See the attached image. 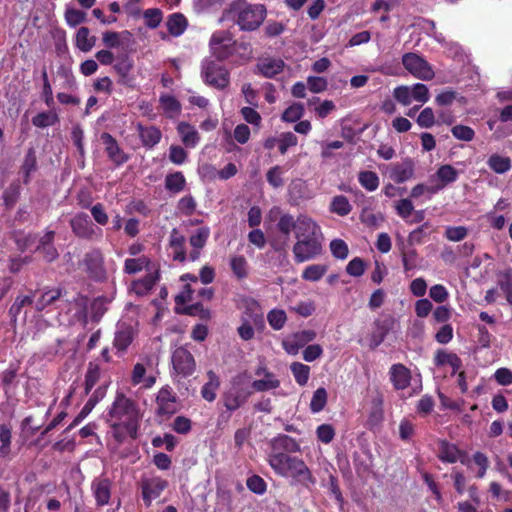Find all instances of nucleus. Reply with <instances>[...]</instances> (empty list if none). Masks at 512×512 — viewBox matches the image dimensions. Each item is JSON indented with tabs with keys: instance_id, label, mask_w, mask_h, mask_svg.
<instances>
[{
	"instance_id": "obj_1",
	"label": "nucleus",
	"mask_w": 512,
	"mask_h": 512,
	"mask_svg": "<svg viewBox=\"0 0 512 512\" xmlns=\"http://www.w3.org/2000/svg\"><path fill=\"white\" fill-rule=\"evenodd\" d=\"M142 413L137 402L123 392H117L112 404L107 408L105 421L118 444L127 438H138Z\"/></svg>"
},
{
	"instance_id": "obj_2",
	"label": "nucleus",
	"mask_w": 512,
	"mask_h": 512,
	"mask_svg": "<svg viewBox=\"0 0 512 512\" xmlns=\"http://www.w3.org/2000/svg\"><path fill=\"white\" fill-rule=\"evenodd\" d=\"M292 251L296 263L317 258L323 252V235L320 226L306 215H299V225Z\"/></svg>"
},
{
	"instance_id": "obj_3",
	"label": "nucleus",
	"mask_w": 512,
	"mask_h": 512,
	"mask_svg": "<svg viewBox=\"0 0 512 512\" xmlns=\"http://www.w3.org/2000/svg\"><path fill=\"white\" fill-rule=\"evenodd\" d=\"M228 19H232L241 31L252 32L257 30L267 16V9L263 4H251L245 0H234L224 11Z\"/></svg>"
},
{
	"instance_id": "obj_4",
	"label": "nucleus",
	"mask_w": 512,
	"mask_h": 512,
	"mask_svg": "<svg viewBox=\"0 0 512 512\" xmlns=\"http://www.w3.org/2000/svg\"><path fill=\"white\" fill-rule=\"evenodd\" d=\"M209 48L217 61H225L235 53H238L242 60L247 61L252 54L250 43L238 42L227 30L213 32L209 40Z\"/></svg>"
},
{
	"instance_id": "obj_5",
	"label": "nucleus",
	"mask_w": 512,
	"mask_h": 512,
	"mask_svg": "<svg viewBox=\"0 0 512 512\" xmlns=\"http://www.w3.org/2000/svg\"><path fill=\"white\" fill-rule=\"evenodd\" d=\"M267 461L275 474L281 477H291L306 488H309L310 485H314L316 482L309 467L299 457L280 455L275 459H267Z\"/></svg>"
},
{
	"instance_id": "obj_6",
	"label": "nucleus",
	"mask_w": 512,
	"mask_h": 512,
	"mask_svg": "<svg viewBox=\"0 0 512 512\" xmlns=\"http://www.w3.org/2000/svg\"><path fill=\"white\" fill-rule=\"evenodd\" d=\"M172 370L170 372L174 383H181L182 380L192 376L196 371V361L193 354L184 347L176 348L171 355Z\"/></svg>"
},
{
	"instance_id": "obj_7",
	"label": "nucleus",
	"mask_w": 512,
	"mask_h": 512,
	"mask_svg": "<svg viewBox=\"0 0 512 512\" xmlns=\"http://www.w3.org/2000/svg\"><path fill=\"white\" fill-rule=\"evenodd\" d=\"M201 77L206 85L217 90H224L230 84V71L224 65L212 59L203 60Z\"/></svg>"
},
{
	"instance_id": "obj_8",
	"label": "nucleus",
	"mask_w": 512,
	"mask_h": 512,
	"mask_svg": "<svg viewBox=\"0 0 512 512\" xmlns=\"http://www.w3.org/2000/svg\"><path fill=\"white\" fill-rule=\"evenodd\" d=\"M252 395L249 387L241 384L240 377H235L231 381V387L222 395V402L226 410L230 413L241 408Z\"/></svg>"
},
{
	"instance_id": "obj_9",
	"label": "nucleus",
	"mask_w": 512,
	"mask_h": 512,
	"mask_svg": "<svg viewBox=\"0 0 512 512\" xmlns=\"http://www.w3.org/2000/svg\"><path fill=\"white\" fill-rule=\"evenodd\" d=\"M69 224L74 235L80 239L91 241L102 238V229L93 223L87 213L80 212L75 214L70 219Z\"/></svg>"
},
{
	"instance_id": "obj_10",
	"label": "nucleus",
	"mask_w": 512,
	"mask_h": 512,
	"mask_svg": "<svg viewBox=\"0 0 512 512\" xmlns=\"http://www.w3.org/2000/svg\"><path fill=\"white\" fill-rule=\"evenodd\" d=\"M404 68L415 78L429 81L435 76L432 66L420 55L408 52L402 56Z\"/></svg>"
},
{
	"instance_id": "obj_11",
	"label": "nucleus",
	"mask_w": 512,
	"mask_h": 512,
	"mask_svg": "<svg viewBox=\"0 0 512 512\" xmlns=\"http://www.w3.org/2000/svg\"><path fill=\"white\" fill-rule=\"evenodd\" d=\"M80 265L84 267L90 279L97 282L106 279L107 273L104 265V256L99 248H93L86 252Z\"/></svg>"
},
{
	"instance_id": "obj_12",
	"label": "nucleus",
	"mask_w": 512,
	"mask_h": 512,
	"mask_svg": "<svg viewBox=\"0 0 512 512\" xmlns=\"http://www.w3.org/2000/svg\"><path fill=\"white\" fill-rule=\"evenodd\" d=\"M270 452L267 459H275L280 455H290L301 450L300 444L291 436L286 434H278L269 442Z\"/></svg>"
},
{
	"instance_id": "obj_13",
	"label": "nucleus",
	"mask_w": 512,
	"mask_h": 512,
	"mask_svg": "<svg viewBox=\"0 0 512 512\" xmlns=\"http://www.w3.org/2000/svg\"><path fill=\"white\" fill-rule=\"evenodd\" d=\"M316 336L317 334L314 330H301L284 338L282 347L289 355H296L301 348L312 342Z\"/></svg>"
},
{
	"instance_id": "obj_14",
	"label": "nucleus",
	"mask_w": 512,
	"mask_h": 512,
	"mask_svg": "<svg viewBox=\"0 0 512 512\" xmlns=\"http://www.w3.org/2000/svg\"><path fill=\"white\" fill-rule=\"evenodd\" d=\"M142 499L146 507H150L152 501L160 497L168 487V481L161 477L143 479L141 481Z\"/></svg>"
},
{
	"instance_id": "obj_15",
	"label": "nucleus",
	"mask_w": 512,
	"mask_h": 512,
	"mask_svg": "<svg viewBox=\"0 0 512 512\" xmlns=\"http://www.w3.org/2000/svg\"><path fill=\"white\" fill-rule=\"evenodd\" d=\"M157 414L172 415L177 412V396L168 385L162 387L156 397Z\"/></svg>"
},
{
	"instance_id": "obj_16",
	"label": "nucleus",
	"mask_w": 512,
	"mask_h": 512,
	"mask_svg": "<svg viewBox=\"0 0 512 512\" xmlns=\"http://www.w3.org/2000/svg\"><path fill=\"white\" fill-rule=\"evenodd\" d=\"M105 145V152L110 161L116 166H121L129 160V155L119 146L117 140L108 132H103L100 136Z\"/></svg>"
},
{
	"instance_id": "obj_17",
	"label": "nucleus",
	"mask_w": 512,
	"mask_h": 512,
	"mask_svg": "<svg viewBox=\"0 0 512 512\" xmlns=\"http://www.w3.org/2000/svg\"><path fill=\"white\" fill-rule=\"evenodd\" d=\"M415 164L411 158L395 163L389 170V178L397 184L404 183L414 177Z\"/></svg>"
},
{
	"instance_id": "obj_18",
	"label": "nucleus",
	"mask_w": 512,
	"mask_h": 512,
	"mask_svg": "<svg viewBox=\"0 0 512 512\" xmlns=\"http://www.w3.org/2000/svg\"><path fill=\"white\" fill-rule=\"evenodd\" d=\"M435 177L438 179V182L429 189V194L431 195L454 183L458 178V171L450 164L441 165L437 169Z\"/></svg>"
},
{
	"instance_id": "obj_19",
	"label": "nucleus",
	"mask_w": 512,
	"mask_h": 512,
	"mask_svg": "<svg viewBox=\"0 0 512 512\" xmlns=\"http://www.w3.org/2000/svg\"><path fill=\"white\" fill-rule=\"evenodd\" d=\"M112 482L107 477H97L92 481L91 489L98 506H105L111 497Z\"/></svg>"
},
{
	"instance_id": "obj_20",
	"label": "nucleus",
	"mask_w": 512,
	"mask_h": 512,
	"mask_svg": "<svg viewBox=\"0 0 512 512\" xmlns=\"http://www.w3.org/2000/svg\"><path fill=\"white\" fill-rule=\"evenodd\" d=\"M185 243L184 235L177 228H173L169 235V247L172 250L173 261L184 263L187 260Z\"/></svg>"
},
{
	"instance_id": "obj_21",
	"label": "nucleus",
	"mask_w": 512,
	"mask_h": 512,
	"mask_svg": "<svg viewBox=\"0 0 512 512\" xmlns=\"http://www.w3.org/2000/svg\"><path fill=\"white\" fill-rule=\"evenodd\" d=\"M389 376L395 390H404L410 385L411 371L401 363L390 367Z\"/></svg>"
},
{
	"instance_id": "obj_22",
	"label": "nucleus",
	"mask_w": 512,
	"mask_h": 512,
	"mask_svg": "<svg viewBox=\"0 0 512 512\" xmlns=\"http://www.w3.org/2000/svg\"><path fill=\"white\" fill-rule=\"evenodd\" d=\"M136 130L143 147L146 149H152L161 141L162 132L154 125L145 126L142 123H137Z\"/></svg>"
},
{
	"instance_id": "obj_23",
	"label": "nucleus",
	"mask_w": 512,
	"mask_h": 512,
	"mask_svg": "<svg viewBox=\"0 0 512 512\" xmlns=\"http://www.w3.org/2000/svg\"><path fill=\"white\" fill-rule=\"evenodd\" d=\"M241 322H248L250 324H254L257 330H263L265 327L264 315L261 311V308L256 301H251L247 303L245 309L241 313L240 317Z\"/></svg>"
},
{
	"instance_id": "obj_24",
	"label": "nucleus",
	"mask_w": 512,
	"mask_h": 512,
	"mask_svg": "<svg viewBox=\"0 0 512 512\" xmlns=\"http://www.w3.org/2000/svg\"><path fill=\"white\" fill-rule=\"evenodd\" d=\"M465 456V453L461 451L455 444L446 440L439 441L438 458L442 462L456 463L458 460H460L462 464H465V461L462 459V457Z\"/></svg>"
},
{
	"instance_id": "obj_25",
	"label": "nucleus",
	"mask_w": 512,
	"mask_h": 512,
	"mask_svg": "<svg viewBox=\"0 0 512 512\" xmlns=\"http://www.w3.org/2000/svg\"><path fill=\"white\" fill-rule=\"evenodd\" d=\"M37 168L38 163L36 150L34 147H30L26 151L23 162L20 166V173L22 174L24 184L27 185L30 183L31 176L34 172H36Z\"/></svg>"
},
{
	"instance_id": "obj_26",
	"label": "nucleus",
	"mask_w": 512,
	"mask_h": 512,
	"mask_svg": "<svg viewBox=\"0 0 512 512\" xmlns=\"http://www.w3.org/2000/svg\"><path fill=\"white\" fill-rule=\"evenodd\" d=\"M285 63L280 58H265L257 64V69L266 78H273L281 73Z\"/></svg>"
},
{
	"instance_id": "obj_27",
	"label": "nucleus",
	"mask_w": 512,
	"mask_h": 512,
	"mask_svg": "<svg viewBox=\"0 0 512 512\" xmlns=\"http://www.w3.org/2000/svg\"><path fill=\"white\" fill-rule=\"evenodd\" d=\"M177 132L181 137L182 143L187 148H194L197 146L200 136L194 126L188 122H180L177 125Z\"/></svg>"
},
{
	"instance_id": "obj_28",
	"label": "nucleus",
	"mask_w": 512,
	"mask_h": 512,
	"mask_svg": "<svg viewBox=\"0 0 512 512\" xmlns=\"http://www.w3.org/2000/svg\"><path fill=\"white\" fill-rule=\"evenodd\" d=\"M114 70L119 76L118 83L127 87L134 86V78L130 76L133 63L128 57L120 59L114 66Z\"/></svg>"
},
{
	"instance_id": "obj_29",
	"label": "nucleus",
	"mask_w": 512,
	"mask_h": 512,
	"mask_svg": "<svg viewBox=\"0 0 512 512\" xmlns=\"http://www.w3.org/2000/svg\"><path fill=\"white\" fill-rule=\"evenodd\" d=\"M133 339V329L130 326H121L115 333L113 345L118 352H126Z\"/></svg>"
},
{
	"instance_id": "obj_30",
	"label": "nucleus",
	"mask_w": 512,
	"mask_h": 512,
	"mask_svg": "<svg viewBox=\"0 0 512 512\" xmlns=\"http://www.w3.org/2000/svg\"><path fill=\"white\" fill-rule=\"evenodd\" d=\"M207 378L208 381L201 388V395L206 401L213 402L220 387V378L213 370L207 371Z\"/></svg>"
},
{
	"instance_id": "obj_31",
	"label": "nucleus",
	"mask_w": 512,
	"mask_h": 512,
	"mask_svg": "<svg viewBox=\"0 0 512 512\" xmlns=\"http://www.w3.org/2000/svg\"><path fill=\"white\" fill-rule=\"evenodd\" d=\"M34 303V295H18L10 306L8 315L12 325H16L19 314L26 306Z\"/></svg>"
},
{
	"instance_id": "obj_32",
	"label": "nucleus",
	"mask_w": 512,
	"mask_h": 512,
	"mask_svg": "<svg viewBox=\"0 0 512 512\" xmlns=\"http://www.w3.org/2000/svg\"><path fill=\"white\" fill-rule=\"evenodd\" d=\"M186 178L181 171L169 173L165 177V189L173 194L182 192L186 187Z\"/></svg>"
},
{
	"instance_id": "obj_33",
	"label": "nucleus",
	"mask_w": 512,
	"mask_h": 512,
	"mask_svg": "<svg viewBox=\"0 0 512 512\" xmlns=\"http://www.w3.org/2000/svg\"><path fill=\"white\" fill-rule=\"evenodd\" d=\"M188 25L186 17L181 13L171 14L166 22L168 32L175 37L184 33Z\"/></svg>"
},
{
	"instance_id": "obj_34",
	"label": "nucleus",
	"mask_w": 512,
	"mask_h": 512,
	"mask_svg": "<svg viewBox=\"0 0 512 512\" xmlns=\"http://www.w3.org/2000/svg\"><path fill=\"white\" fill-rule=\"evenodd\" d=\"M230 269L237 280H243L249 275V264L243 255H234L230 258Z\"/></svg>"
},
{
	"instance_id": "obj_35",
	"label": "nucleus",
	"mask_w": 512,
	"mask_h": 512,
	"mask_svg": "<svg viewBox=\"0 0 512 512\" xmlns=\"http://www.w3.org/2000/svg\"><path fill=\"white\" fill-rule=\"evenodd\" d=\"M62 296V289L53 288L44 290L40 297L35 302V309L38 312H42L46 307L52 305Z\"/></svg>"
},
{
	"instance_id": "obj_36",
	"label": "nucleus",
	"mask_w": 512,
	"mask_h": 512,
	"mask_svg": "<svg viewBox=\"0 0 512 512\" xmlns=\"http://www.w3.org/2000/svg\"><path fill=\"white\" fill-rule=\"evenodd\" d=\"M21 194V184L19 180H13L3 192V203L6 209H11L17 203Z\"/></svg>"
},
{
	"instance_id": "obj_37",
	"label": "nucleus",
	"mask_w": 512,
	"mask_h": 512,
	"mask_svg": "<svg viewBox=\"0 0 512 512\" xmlns=\"http://www.w3.org/2000/svg\"><path fill=\"white\" fill-rule=\"evenodd\" d=\"M391 325L387 320L376 321L375 329L371 335L370 348H377L386 338L390 331Z\"/></svg>"
},
{
	"instance_id": "obj_38",
	"label": "nucleus",
	"mask_w": 512,
	"mask_h": 512,
	"mask_svg": "<svg viewBox=\"0 0 512 512\" xmlns=\"http://www.w3.org/2000/svg\"><path fill=\"white\" fill-rule=\"evenodd\" d=\"M159 103L164 113L169 118H173L175 115L181 112L180 102L172 95H161L159 98Z\"/></svg>"
},
{
	"instance_id": "obj_39",
	"label": "nucleus",
	"mask_w": 512,
	"mask_h": 512,
	"mask_svg": "<svg viewBox=\"0 0 512 512\" xmlns=\"http://www.w3.org/2000/svg\"><path fill=\"white\" fill-rule=\"evenodd\" d=\"M96 42L95 36H90V31L87 27H80L76 34V46L82 52L90 51Z\"/></svg>"
},
{
	"instance_id": "obj_40",
	"label": "nucleus",
	"mask_w": 512,
	"mask_h": 512,
	"mask_svg": "<svg viewBox=\"0 0 512 512\" xmlns=\"http://www.w3.org/2000/svg\"><path fill=\"white\" fill-rule=\"evenodd\" d=\"M358 182L364 189L373 192L379 187L380 179L376 172L364 170L358 173Z\"/></svg>"
},
{
	"instance_id": "obj_41",
	"label": "nucleus",
	"mask_w": 512,
	"mask_h": 512,
	"mask_svg": "<svg viewBox=\"0 0 512 512\" xmlns=\"http://www.w3.org/2000/svg\"><path fill=\"white\" fill-rule=\"evenodd\" d=\"M251 386L255 391L265 392L278 388L280 386V381L272 372H266L264 379L254 380Z\"/></svg>"
},
{
	"instance_id": "obj_42",
	"label": "nucleus",
	"mask_w": 512,
	"mask_h": 512,
	"mask_svg": "<svg viewBox=\"0 0 512 512\" xmlns=\"http://www.w3.org/2000/svg\"><path fill=\"white\" fill-rule=\"evenodd\" d=\"M100 375V367L97 364L89 363L84 381V394L86 396L91 393L93 387L99 381Z\"/></svg>"
},
{
	"instance_id": "obj_43",
	"label": "nucleus",
	"mask_w": 512,
	"mask_h": 512,
	"mask_svg": "<svg viewBox=\"0 0 512 512\" xmlns=\"http://www.w3.org/2000/svg\"><path fill=\"white\" fill-rule=\"evenodd\" d=\"M487 164L491 170L498 174H503L511 169V159L499 154H492Z\"/></svg>"
},
{
	"instance_id": "obj_44",
	"label": "nucleus",
	"mask_w": 512,
	"mask_h": 512,
	"mask_svg": "<svg viewBox=\"0 0 512 512\" xmlns=\"http://www.w3.org/2000/svg\"><path fill=\"white\" fill-rule=\"evenodd\" d=\"M59 122V116L55 111L40 112L32 118V124L37 128H46Z\"/></svg>"
},
{
	"instance_id": "obj_45",
	"label": "nucleus",
	"mask_w": 512,
	"mask_h": 512,
	"mask_svg": "<svg viewBox=\"0 0 512 512\" xmlns=\"http://www.w3.org/2000/svg\"><path fill=\"white\" fill-rule=\"evenodd\" d=\"M291 373L299 386H305L310 377V367L301 362H293L290 365Z\"/></svg>"
},
{
	"instance_id": "obj_46",
	"label": "nucleus",
	"mask_w": 512,
	"mask_h": 512,
	"mask_svg": "<svg viewBox=\"0 0 512 512\" xmlns=\"http://www.w3.org/2000/svg\"><path fill=\"white\" fill-rule=\"evenodd\" d=\"M398 248L401 254L404 271L408 272L415 269L417 267V251L415 249L406 250L403 242L398 245Z\"/></svg>"
},
{
	"instance_id": "obj_47",
	"label": "nucleus",
	"mask_w": 512,
	"mask_h": 512,
	"mask_svg": "<svg viewBox=\"0 0 512 512\" xmlns=\"http://www.w3.org/2000/svg\"><path fill=\"white\" fill-rule=\"evenodd\" d=\"M328 266L323 264H312L307 266L302 272V279L306 281H319L327 272Z\"/></svg>"
},
{
	"instance_id": "obj_48",
	"label": "nucleus",
	"mask_w": 512,
	"mask_h": 512,
	"mask_svg": "<svg viewBox=\"0 0 512 512\" xmlns=\"http://www.w3.org/2000/svg\"><path fill=\"white\" fill-rule=\"evenodd\" d=\"M352 210V206L344 195H337L335 196L330 204V211L339 215V216H346L348 215Z\"/></svg>"
},
{
	"instance_id": "obj_49",
	"label": "nucleus",
	"mask_w": 512,
	"mask_h": 512,
	"mask_svg": "<svg viewBox=\"0 0 512 512\" xmlns=\"http://www.w3.org/2000/svg\"><path fill=\"white\" fill-rule=\"evenodd\" d=\"M298 225H299V216L295 220L292 215L284 214L279 218V221L277 223V228L284 235L288 236L292 230L294 231V234L296 235Z\"/></svg>"
},
{
	"instance_id": "obj_50",
	"label": "nucleus",
	"mask_w": 512,
	"mask_h": 512,
	"mask_svg": "<svg viewBox=\"0 0 512 512\" xmlns=\"http://www.w3.org/2000/svg\"><path fill=\"white\" fill-rule=\"evenodd\" d=\"M210 237V228L203 226L198 228L189 238V244L192 248L203 249Z\"/></svg>"
},
{
	"instance_id": "obj_51",
	"label": "nucleus",
	"mask_w": 512,
	"mask_h": 512,
	"mask_svg": "<svg viewBox=\"0 0 512 512\" xmlns=\"http://www.w3.org/2000/svg\"><path fill=\"white\" fill-rule=\"evenodd\" d=\"M327 391L324 387H319L312 396L310 401V410L312 413L321 412L327 404Z\"/></svg>"
},
{
	"instance_id": "obj_52",
	"label": "nucleus",
	"mask_w": 512,
	"mask_h": 512,
	"mask_svg": "<svg viewBox=\"0 0 512 512\" xmlns=\"http://www.w3.org/2000/svg\"><path fill=\"white\" fill-rule=\"evenodd\" d=\"M267 321L272 329L281 330L287 322L286 312L283 309H272L267 314Z\"/></svg>"
},
{
	"instance_id": "obj_53",
	"label": "nucleus",
	"mask_w": 512,
	"mask_h": 512,
	"mask_svg": "<svg viewBox=\"0 0 512 512\" xmlns=\"http://www.w3.org/2000/svg\"><path fill=\"white\" fill-rule=\"evenodd\" d=\"M149 263V259L145 256L139 258H128L124 262V272L132 275L142 271Z\"/></svg>"
},
{
	"instance_id": "obj_54",
	"label": "nucleus",
	"mask_w": 512,
	"mask_h": 512,
	"mask_svg": "<svg viewBox=\"0 0 512 512\" xmlns=\"http://www.w3.org/2000/svg\"><path fill=\"white\" fill-rule=\"evenodd\" d=\"M131 36V33L128 30H124L121 33L115 32V31H106L103 33V44L111 49V48H117L120 46V38H129Z\"/></svg>"
},
{
	"instance_id": "obj_55",
	"label": "nucleus",
	"mask_w": 512,
	"mask_h": 512,
	"mask_svg": "<svg viewBox=\"0 0 512 512\" xmlns=\"http://www.w3.org/2000/svg\"><path fill=\"white\" fill-rule=\"evenodd\" d=\"M197 208V202L192 195H185L179 199L177 210L184 216H192Z\"/></svg>"
},
{
	"instance_id": "obj_56",
	"label": "nucleus",
	"mask_w": 512,
	"mask_h": 512,
	"mask_svg": "<svg viewBox=\"0 0 512 512\" xmlns=\"http://www.w3.org/2000/svg\"><path fill=\"white\" fill-rule=\"evenodd\" d=\"M304 111L302 103H293L285 109L281 118L284 122L293 123L302 118Z\"/></svg>"
},
{
	"instance_id": "obj_57",
	"label": "nucleus",
	"mask_w": 512,
	"mask_h": 512,
	"mask_svg": "<svg viewBox=\"0 0 512 512\" xmlns=\"http://www.w3.org/2000/svg\"><path fill=\"white\" fill-rule=\"evenodd\" d=\"M11 429L6 425L0 426V458H5L11 451Z\"/></svg>"
},
{
	"instance_id": "obj_58",
	"label": "nucleus",
	"mask_w": 512,
	"mask_h": 512,
	"mask_svg": "<svg viewBox=\"0 0 512 512\" xmlns=\"http://www.w3.org/2000/svg\"><path fill=\"white\" fill-rule=\"evenodd\" d=\"M498 286L505 294L507 302L512 305V269H508L502 274V279L498 281Z\"/></svg>"
},
{
	"instance_id": "obj_59",
	"label": "nucleus",
	"mask_w": 512,
	"mask_h": 512,
	"mask_svg": "<svg viewBox=\"0 0 512 512\" xmlns=\"http://www.w3.org/2000/svg\"><path fill=\"white\" fill-rule=\"evenodd\" d=\"M143 17L146 26L150 29H155L160 25L163 19V13L158 8H149L144 11Z\"/></svg>"
},
{
	"instance_id": "obj_60",
	"label": "nucleus",
	"mask_w": 512,
	"mask_h": 512,
	"mask_svg": "<svg viewBox=\"0 0 512 512\" xmlns=\"http://www.w3.org/2000/svg\"><path fill=\"white\" fill-rule=\"evenodd\" d=\"M451 133L457 140L465 142H470L475 137V131L471 127L462 124L453 126Z\"/></svg>"
},
{
	"instance_id": "obj_61",
	"label": "nucleus",
	"mask_w": 512,
	"mask_h": 512,
	"mask_svg": "<svg viewBox=\"0 0 512 512\" xmlns=\"http://www.w3.org/2000/svg\"><path fill=\"white\" fill-rule=\"evenodd\" d=\"M298 144L297 136L292 132H284L280 135L278 141V149L280 154L284 155L289 148Z\"/></svg>"
},
{
	"instance_id": "obj_62",
	"label": "nucleus",
	"mask_w": 512,
	"mask_h": 512,
	"mask_svg": "<svg viewBox=\"0 0 512 512\" xmlns=\"http://www.w3.org/2000/svg\"><path fill=\"white\" fill-rule=\"evenodd\" d=\"M282 174L283 168L281 166H273L267 171L266 180L273 188H280L284 185Z\"/></svg>"
},
{
	"instance_id": "obj_63",
	"label": "nucleus",
	"mask_w": 512,
	"mask_h": 512,
	"mask_svg": "<svg viewBox=\"0 0 512 512\" xmlns=\"http://www.w3.org/2000/svg\"><path fill=\"white\" fill-rule=\"evenodd\" d=\"M393 97L395 100L403 106H408L412 102V94L409 86L401 85L397 86L393 90Z\"/></svg>"
},
{
	"instance_id": "obj_64",
	"label": "nucleus",
	"mask_w": 512,
	"mask_h": 512,
	"mask_svg": "<svg viewBox=\"0 0 512 512\" xmlns=\"http://www.w3.org/2000/svg\"><path fill=\"white\" fill-rule=\"evenodd\" d=\"M247 488L258 495H262L267 490V484L265 480L259 475H252L246 481Z\"/></svg>"
}]
</instances>
